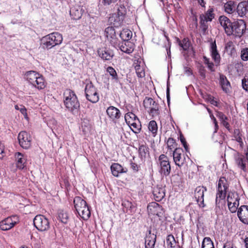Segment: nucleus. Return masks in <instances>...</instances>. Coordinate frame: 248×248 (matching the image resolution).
Instances as JSON below:
<instances>
[{
  "label": "nucleus",
  "mask_w": 248,
  "mask_h": 248,
  "mask_svg": "<svg viewBox=\"0 0 248 248\" xmlns=\"http://www.w3.org/2000/svg\"><path fill=\"white\" fill-rule=\"evenodd\" d=\"M27 80L38 90L44 89L46 86V82L43 76L35 71H29L25 74Z\"/></svg>",
  "instance_id": "nucleus-1"
},
{
  "label": "nucleus",
  "mask_w": 248,
  "mask_h": 248,
  "mask_svg": "<svg viewBox=\"0 0 248 248\" xmlns=\"http://www.w3.org/2000/svg\"><path fill=\"white\" fill-rule=\"evenodd\" d=\"M63 40L62 35L58 32L47 34L42 38V46L45 49H49L60 45Z\"/></svg>",
  "instance_id": "nucleus-2"
},
{
  "label": "nucleus",
  "mask_w": 248,
  "mask_h": 248,
  "mask_svg": "<svg viewBox=\"0 0 248 248\" xmlns=\"http://www.w3.org/2000/svg\"><path fill=\"white\" fill-rule=\"evenodd\" d=\"M64 104L69 111L78 110L79 108V103L74 92L70 89L66 90L64 93Z\"/></svg>",
  "instance_id": "nucleus-3"
},
{
  "label": "nucleus",
  "mask_w": 248,
  "mask_h": 248,
  "mask_svg": "<svg viewBox=\"0 0 248 248\" xmlns=\"http://www.w3.org/2000/svg\"><path fill=\"white\" fill-rule=\"evenodd\" d=\"M229 183L225 177H221L218 182L216 202L225 200L229 189Z\"/></svg>",
  "instance_id": "nucleus-4"
},
{
  "label": "nucleus",
  "mask_w": 248,
  "mask_h": 248,
  "mask_svg": "<svg viewBox=\"0 0 248 248\" xmlns=\"http://www.w3.org/2000/svg\"><path fill=\"white\" fill-rule=\"evenodd\" d=\"M86 98L93 103H97L99 100V94L97 88L92 82L86 83L84 89Z\"/></svg>",
  "instance_id": "nucleus-5"
},
{
  "label": "nucleus",
  "mask_w": 248,
  "mask_h": 248,
  "mask_svg": "<svg viewBox=\"0 0 248 248\" xmlns=\"http://www.w3.org/2000/svg\"><path fill=\"white\" fill-rule=\"evenodd\" d=\"M124 119L126 123L134 133H138L140 132L141 128L140 122L134 113L128 112L124 115Z\"/></svg>",
  "instance_id": "nucleus-6"
},
{
  "label": "nucleus",
  "mask_w": 248,
  "mask_h": 248,
  "mask_svg": "<svg viewBox=\"0 0 248 248\" xmlns=\"http://www.w3.org/2000/svg\"><path fill=\"white\" fill-rule=\"evenodd\" d=\"M143 105L145 108L149 109L148 112L153 117L159 115V105L152 98L146 97L143 101Z\"/></svg>",
  "instance_id": "nucleus-7"
},
{
  "label": "nucleus",
  "mask_w": 248,
  "mask_h": 248,
  "mask_svg": "<svg viewBox=\"0 0 248 248\" xmlns=\"http://www.w3.org/2000/svg\"><path fill=\"white\" fill-rule=\"evenodd\" d=\"M158 161L160 173L165 176H169L171 171V166L168 157L164 154H161L158 157Z\"/></svg>",
  "instance_id": "nucleus-8"
},
{
  "label": "nucleus",
  "mask_w": 248,
  "mask_h": 248,
  "mask_svg": "<svg viewBox=\"0 0 248 248\" xmlns=\"http://www.w3.org/2000/svg\"><path fill=\"white\" fill-rule=\"evenodd\" d=\"M33 224L37 230L45 231L49 228V223L48 219L44 216L37 215L34 218Z\"/></svg>",
  "instance_id": "nucleus-9"
},
{
  "label": "nucleus",
  "mask_w": 248,
  "mask_h": 248,
  "mask_svg": "<svg viewBox=\"0 0 248 248\" xmlns=\"http://www.w3.org/2000/svg\"><path fill=\"white\" fill-rule=\"evenodd\" d=\"M75 207L78 215L83 219H88L91 215L90 210L87 202H74Z\"/></svg>",
  "instance_id": "nucleus-10"
},
{
  "label": "nucleus",
  "mask_w": 248,
  "mask_h": 248,
  "mask_svg": "<svg viewBox=\"0 0 248 248\" xmlns=\"http://www.w3.org/2000/svg\"><path fill=\"white\" fill-rule=\"evenodd\" d=\"M18 222V217L16 215H13L1 221L0 222V228L3 231H7L12 228Z\"/></svg>",
  "instance_id": "nucleus-11"
},
{
  "label": "nucleus",
  "mask_w": 248,
  "mask_h": 248,
  "mask_svg": "<svg viewBox=\"0 0 248 248\" xmlns=\"http://www.w3.org/2000/svg\"><path fill=\"white\" fill-rule=\"evenodd\" d=\"M186 156L183 149L175 148L173 152V159L175 164L179 167L183 166L186 163Z\"/></svg>",
  "instance_id": "nucleus-12"
},
{
  "label": "nucleus",
  "mask_w": 248,
  "mask_h": 248,
  "mask_svg": "<svg viewBox=\"0 0 248 248\" xmlns=\"http://www.w3.org/2000/svg\"><path fill=\"white\" fill-rule=\"evenodd\" d=\"M235 163L237 167L246 172L248 169V153L245 155L238 154L235 157Z\"/></svg>",
  "instance_id": "nucleus-13"
},
{
  "label": "nucleus",
  "mask_w": 248,
  "mask_h": 248,
  "mask_svg": "<svg viewBox=\"0 0 248 248\" xmlns=\"http://www.w3.org/2000/svg\"><path fill=\"white\" fill-rule=\"evenodd\" d=\"M218 21L228 36L232 35L233 30L232 28L233 22H232L230 19L225 16H220L218 18Z\"/></svg>",
  "instance_id": "nucleus-14"
},
{
  "label": "nucleus",
  "mask_w": 248,
  "mask_h": 248,
  "mask_svg": "<svg viewBox=\"0 0 248 248\" xmlns=\"http://www.w3.org/2000/svg\"><path fill=\"white\" fill-rule=\"evenodd\" d=\"M18 140L20 146L24 149H29L31 145V138L26 131L20 132L18 135Z\"/></svg>",
  "instance_id": "nucleus-15"
},
{
  "label": "nucleus",
  "mask_w": 248,
  "mask_h": 248,
  "mask_svg": "<svg viewBox=\"0 0 248 248\" xmlns=\"http://www.w3.org/2000/svg\"><path fill=\"white\" fill-rule=\"evenodd\" d=\"M233 35L236 37H240L245 32L246 29V24L243 20L233 22L232 26Z\"/></svg>",
  "instance_id": "nucleus-16"
},
{
  "label": "nucleus",
  "mask_w": 248,
  "mask_h": 248,
  "mask_svg": "<svg viewBox=\"0 0 248 248\" xmlns=\"http://www.w3.org/2000/svg\"><path fill=\"white\" fill-rule=\"evenodd\" d=\"M210 52L211 56L215 62L216 66L219 65L221 57L217 49V46L216 40L212 42L210 45Z\"/></svg>",
  "instance_id": "nucleus-17"
},
{
  "label": "nucleus",
  "mask_w": 248,
  "mask_h": 248,
  "mask_svg": "<svg viewBox=\"0 0 248 248\" xmlns=\"http://www.w3.org/2000/svg\"><path fill=\"white\" fill-rule=\"evenodd\" d=\"M106 112L109 118L114 123H116L122 116L120 110L113 106L109 107L107 108Z\"/></svg>",
  "instance_id": "nucleus-18"
},
{
  "label": "nucleus",
  "mask_w": 248,
  "mask_h": 248,
  "mask_svg": "<svg viewBox=\"0 0 248 248\" xmlns=\"http://www.w3.org/2000/svg\"><path fill=\"white\" fill-rule=\"evenodd\" d=\"M97 52L99 57L104 60L109 61L114 56L113 51L107 47L99 48Z\"/></svg>",
  "instance_id": "nucleus-19"
},
{
  "label": "nucleus",
  "mask_w": 248,
  "mask_h": 248,
  "mask_svg": "<svg viewBox=\"0 0 248 248\" xmlns=\"http://www.w3.org/2000/svg\"><path fill=\"white\" fill-rule=\"evenodd\" d=\"M237 215L239 219L244 223L248 224V206L242 205L238 208Z\"/></svg>",
  "instance_id": "nucleus-20"
},
{
  "label": "nucleus",
  "mask_w": 248,
  "mask_h": 248,
  "mask_svg": "<svg viewBox=\"0 0 248 248\" xmlns=\"http://www.w3.org/2000/svg\"><path fill=\"white\" fill-rule=\"evenodd\" d=\"M219 84L224 92L227 94L231 93L232 88L231 83L226 77L223 74H220L219 76Z\"/></svg>",
  "instance_id": "nucleus-21"
},
{
  "label": "nucleus",
  "mask_w": 248,
  "mask_h": 248,
  "mask_svg": "<svg viewBox=\"0 0 248 248\" xmlns=\"http://www.w3.org/2000/svg\"><path fill=\"white\" fill-rule=\"evenodd\" d=\"M105 35L110 42L115 46L117 44V39L114 28L112 26L106 28L105 30Z\"/></svg>",
  "instance_id": "nucleus-22"
},
{
  "label": "nucleus",
  "mask_w": 248,
  "mask_h": 248,
  "mask_svg": "<svg viewBox=\"0 0 248 248\" xmlns=\"http://www.w3.org/2000/svg\"><path fill=\"white\" fill-rule=\"evenodd\" d=\"M16 167L19 170H23L26 166V158L24 157L23 154L20 152H16L15 154Z\"/></svg>",
  "instance_id": "nucleus-23"
},
{
  "label": "nucleus",
  "mask_w": 248,
  "mask_h": 248,
  "mask_svg": "<svg viewBox=\"0 0 248 248\" xmlns=\"http://www.w3.org/2000/svg\"><path fill=\"white\" fill-rule=\"evenodd\" d=\"M147 210L149 214L159 216L162 207L157 202H150L147 206Z\"/></svg>",
  "instance_id": "nucleus-24"
},
{
  "label": "nucleus",
  "mask_w": 248,
  "mask_h": 248,
  "mask_svg": "<svg viewBox=\"0 0 248 248\" xmlns=\"http://www.w3.org/2000/svg\"><path fill=\"white\" fill-rule=\"evenodd\" d=\"M216 14L215 9L213 6H209L208 10L204 14L200 16L199 18H202L204 20L211 22L215 18Z\"/></svg>",
  "instance_id": "nucleus-25"
},
{
  "label": "nucleus",
  "mask_w": 248,
  "mask_h": 248,
  "mask_svg": "<svg viewBox=\"0 0 248 248\" xmlns=\"http://www.w3.org/2000/svg\"><path fill=\"white\" fill-rule=\"evenodd\" d=\"M156 235L154 233H152L151 231H150L145 238V248H154L156 241Z\"/></svg>",
  "instance_id": "nucleus-26"
},
{
  "label": "nucleus",
  "mask_w": 248,
  "mask_h": 248,
  "mask_svg": "<svg viewBox=\"0 0 248 248\" xmlns=\"http://www.w3.org/2000/svg\"><path fill=\"white\" fill-rule=\"evenodd\" d=\"M134 45L129 41H124L121 44L119 45L120 49L126 53H131L134 49Z\"/></svg>",
  "instance_id": "nucleus-27"
},
{
  "label": "nucleus",
  "mask_w": 248,
  "mask_h": 248,
  "mask_svg": "<svg viewBox=\"0 0 248 248\" xmlns=\"http://www.w3.org/2000/svg\"><path fill=\"white\" fill-rule=\"evenodd\" d=\"M206 191V187L203 186H198L195 188L194 198L196 202H204V192Z\"/></svg>",
  "instance_id": "nucleus-28"
},
{
  "label": "nucleus",
  "mask_w": 248,
  "mask_h": 248,
  "mask_svg": "<svg viewBox=\"0 0 248 248\" xmlns=\"http://www.w3.org/2000/svg\"><path fill=\"white\" fill-rule=\"evenodd\" d=\"M110 170L112 175L115 177H118L120 173H125L127 170H124V168L120 164L113 163L110 166Z\"/></svg>",
  "instance_id": "nucleus-29"
},
{
  "label": "nucleus",
  "mask_w": 248,
  "mask_h": 248,
  "mask_svg": "<svg viewBox=\"0 0 248 248\" xmlns=\"http://www.w3.org/2000/svg\"><path fill=\"white\" fill-rule=\"evenodd\" d=\"M246 1L240 2L237 7L236 12L240 17H243L248 13V6Z\"/></svg>",
  "instance_id": "nucleus-30"
},
{
  "label": "nucleus",
  "mask_w": 248,
  "mask_h": 248,
  "mask_svg": "<svg viewBox=\"0 0 248 248\" xmlns=\"http://www.w3.org/2000/svg\"><path fill=\"white\" fill-rule=\"evenodd\" d=\"M138 152L139 156L142 159L149 155V148L146 144H140Z\"/></svg>",
  "instance_id": "nucleus-31"
},
{
  "label": "nucleus",
  "mask_w": 248,
  "mask_h": 248,
  "mask_svg": "<svg viewBox=\"0 0 248 248\" xmlns=\"http://www.w3.org/2000/svg\"><path fill=\"white\" fill-rule=\"evenodd\" d=\"M153 195L155 202H161L165 197V193L163 188L157 187L154 188Z\"/></svg>",
  "instance_id": "nucleus-32"
},
{
  "label": "nucleus",
  "mask_w": 248,
  "mask_h": 248,
  "mask_svg": "<svg viewBox=\"0 0 248 248\" xmlns=\"http://www.w3.org/2000/svg\"><path fill=\"white\" fill-rule=\"evenodd\" d=\"M118 15H116V14H112L109 17L108 20L111 24L116 27L120 26L123 21L122 17Z\"/></svg>",
  "instance_id": "nucleus-33"
},
{
  "label": "nucleus",
  "mask_w": 248,
  "mask_h": 248,
  "mask_svg": "<svg viewBox=\"0 0 248 248\" xmlns=\"http://www.w3.org/2000/svg\"><path fill=\"white\" fill-rule=\"evenodd\" d=\"M224 7L225 12L232 14L236 9V3L233 1L229 0L224 4Z\"/></svg>",
  "instance_id": "nucleus-34"
},
{
  "label": "nucleus",
  "mask_w": 248,
  "mask_h": 248,
  "mask_svg": "<svg viewBox=\"0 0 248 248\" xmlns=\"http://www.w3.org/2000/svg\"><path fill=\"white\" fill-rule=\"evenodd\" d=\"M177 41L179 46L185 51H187L191 46V42L188 38H184L182 41L177 38Z\"/></svg>",
  "instance_id": "nucleus-35"
},
{
  "label": "nucleus",
  "mask_w": 248,
  "mask_h": 248,
  "mask_svg": "<svg viewBox=\"0 0 248 248\" xmlns=\"http://www.w3.org/2000/svg\"><path fill=\"white\" fill-rule=\"evenodd\" d=\"M132 32L129 29H124L120 32V36L124 41H128L132 37Z\"/></svg>",
  "instance_id": "nucleus-36"
},
{
  "label": "nucleus",
  "mask_w": 248,
  "mask_h": 248,
  "mask_svg": "<svg viewBox=\"0 0 248 248\" xmlns=\"http://www.w3.org/2000/svg\"><path fill=\"white\" fill-rule=\"evenodd\" d=\"M58 218L64 224L67 223L68 220V216L66 212L63 210H59L58 213Z\"/></svg>",
  "instance_id": "nucleus-37"
},
{
  "label": "nucleus",
  "mask_w": 248,
  "mask_h": 248,
  "mask_svg": "<svg viewBox=\"0 0 248 248\" xmlns=\"http://www.w3.org/2000/svg\"><path fill=\"white\" fill-rule=\"evenodd\" d=\"M200 28L202 32L203 35H206L208 32V24L207 23L209 21L204 20L202 18H200Z\"/></svg>",
  "instance_id": "nucleus-38"
},
{
  "label": "nucleus",
  "mask_w": 248,
  "mask_h": 248,
  "mask_svg": "<svg viewBox=\"0 0 248 248\" xmlns=\"http://www.w3.org/2000/svg\"><path fill=\"white\" fill-rule=\"evenodd\" d=\"M148 129L152 132L153 136L155 137L158 130L156 122L154 120L151 121L148 124Z\"/></svg>",
  "instance_id": "nucleus-39"
},
{
  "label": "nucleus",
  "mask_w": 248,
  "mask_h": 248,
  "mask_svg": "<svg viewBox=\"0 0 248 248\" xmlns=\"http://www.w3.org/2000/svg\"><path fill=\"white\" fill-rule=\"evenodd\" d=\"M225 49L226 51L229 53L230 54L232 55V54L235 53V49L234 48V46L232 41H228L225 45Z\"/></svg>",
  "instance_id": "nucleus-40"
},
{
  "label": "nucleus",
  "mask_w": 248,
  "mask_h": 248,
  "mask_svg": "<svg viewBox=\"0 0 248 248\" xmlns=\"http://www.w3.org/2000/svg\"><path fill=\"white\" fill-rule=\"evenodd\" d=\"M202 248H215L214 244L209 237H205L202 243Z\"/></svg>",
  "instance_id": "nucleus-41"
},
{
  "label": "nucleus",
  "mask_w": 248,
  "mask_h": 248,
  "mask_svg": "<svg viewBox=\"0 0 248 248\" xmlns=\"http://www.w3.org/2000/svg\"><path fill=\"white\" fill-rule=\"evenodd\" d=\"M107 71L108 72L109 75L112 77V79L114 80L116 82H118L119 80V78L118 77L117 73L116 70L111 66H108L107 68Z\"/></svg>",
  "instance_id": "nucleus-42"
},
{
  "label": "nucleus",
  "mask_w": 248,
  "mask_h": 248,
  "mask_svg": "<svg viewBox=\"0 0 248 248\" xmlns=\"http://www.w3.org/2000/svg\"><path fill=\"white\" fill-rule=\"evenodd\" d=\"M233 137L240 145L242 146L243 145V141L242 139V134L239 129H235L234 130Z\"/></svg>",
  "instance_id": "nucleus-43"
},
{
  "label": "nucleus",
  "mask_w": 248,
  "mask_h": 248,
  "mask_svg": "<svg viewBox=\"0 0 248 248\" xmlns=\"http://www.w3.org/2000/svg\"><path fill=\"white\" fill-rule=\"evenodd\" d=\"M239 196L236 192H229L228 193L227 202H239Z\"/></svg>",
  "instance_id": "nucleus-44"
},
{
  "label": "nucleus",
  "mask_w": 248,
  "mask_h": 248,
  "mask_svg": "<svg viewBox=\"0 0 248 248\" xmlns=\"http://www.w3.org/2000/svg\"><path fill=\"white\" fill-rule=\"evenodd\" d=\"M167 145L168 149L171 151L173 149L175 150V148H177L176 146L177 144L175 140H174L173 138H169L168 139Z\"/></svg>",
  "instance_id": "nucleus-45"
},
{
  "label": "nucleus",
  "mask_w": 248,
  "mask_h": 248,
  "mask_svg": "<svg viewBox=\"0 0 248 248\" xmlns=\"http://www.w3.org/2000/svg\"><path fill=\"white\" fill-rule=\"evenodd\" d=\"M166 244L168 246H169L171 248L175 247L176 242L172 235L170 234L167 236L166 239Z\"/></svg>",
  "instance_id": "nucleus-46"
},
{
  "label": "nucleus",
  "mask_w": 248,
  "mask_h": 248,
  "mask_svg": "<svg viewBox=\"0 0 248 248\" xmlns=\"http://www.w3.org/2000/svg\"><path fill=\"white\" fill-rule=\"evenodd\" d=\"M70 15L72 18L74 20H78L82 16L81 11L75 9H72L70 11Z\"/></svg>",
  "instance_id": "nucleus-47"
},
{
  "label": "nucleus",
  "mask_w": 248,
  "mask_h": 248,
  "mask_svg": "<svg viewBox=\"0 0 248 248\" xmlns=\"http://www.w3.org/2000/svg\"><path fill=\"white\" fill-rule=\"evenodd\" d=\"M15 108L16 110H19L20 112L24 115L25 118H28V115L27 112V109L25 106L21 105L19 106L18 105L15 106Z\"/></svg>",
  "instance_id": "nucleus-48"
},
{
  "label": "nucleus",
  "mask_w": 248,
  "mask_h": 248,
  "mask_svg": "<svg viewBox=\"0 0 248 248\" xmlns=\"http://www.w3.org/2000/svg\"><path fill=\"white\" fill-rule=\"evenodd\" d=\"M239 202H228V206L232 213H235L238 209Z\"/></svg>",
  "instance_id": "nucleus-49"
},
{
  "label": "nucleus",
  "mask_w": 248,
  "mask_h": 248,
  "mask_svg": "<svg viewBox=\"0 0 248 248\" xmlns=\"http://www.w3.org/2000/svg\"><path fill=\"white\" fill-rule=\"evenodd\" d=\"M242 87L246 92H248V74L245 75L242 79Z\"/></svg>",
  "instance_id": "nucleus-50"
},
{
  "label": "nucleus",
  "mask_w": 248,
  "mask_h": 248,
  "mask_svg": "<svg viewBox=\"0 0 248 248\" xmlns=\"http://www.w3.org/2000/svg\"><path fill=\"white\" fill-rule=\"evenodd\" d=\"M241 58L244 61H248V48L246 47L241 50Z\"/></svg>",
  "instance_id": "nucleus-51"
},
{
  "label": "nucleus",
  "mask_w": 248,
  "mask_h": 248,
  "mask_svg": "<svg viewBox=\"0 0 248 248\" xmlns=\"http://www.w3.org/2000/svg\"><path fill=\"white\" fill-rule=\"evenodd\" d=\"M179 139L181 142L183 144L185 149L186 150V152H188L189 148L188 144L186 141L185 137L184 136L182 133H181L180 134Z\"/></svg>",
  "instance_id": "nucleus-52"
},
{
  "label": "nucleus",
  "mask_w": 248,
  "mask_h": 248,
  "mask_svg": "<svg viewBox=\"0 0 248 248\" xmlns=\"http://www.w3.org/2000/svg\"><path fill=\"white\" fill-rule=\"evenodd\" d=\"M136 74L138 77L142 78L144 76L145 73L142 68H140V65H136L135 67Z\"/></svg>",
  "instance_id": "nucleus-53"
},
{
  "label": "nucleus",
  "mask_w": 248,
  "mask_h": 248,
  "mask_svg": "<svg viewBox=\"0 0 248 248\" xmlns=\"http://www.w3.org/2000/svg\"><path fill=\"white\" fill-rule=\"evenodd\" d=\"M130 168L134 172H138L140 169V166L137 163L133 162L132 160H130Z\"/></svg>",
  "instance_id": "nucleus-54"
},
{
  "label": "nucleus",
  "mask_w": 248,
  "mask_h": 248,
  "mask_svg": "<svg viewBox=\"0 0 248 248\" xmlns=\"http://www.w3.org/2000/svg\"><path fill=\"white\" fill-rule=\"evenodd\" d=\"M116 15H118L122 17V18L124 20V16L125 14V10L124 6H120L117 10V13H115Z\"/></svg>",
  "instance_id": "nucleus-55"
},
{
  "label": "nucleus",
  "mask_w": 248,
  "mask_h": 248,
  "mask_svg": "<svg viewBox=\"0 0 248 248\" xmlns=\"http://www.w3.org/2000/svg\"><path fill=\"white\" fill-rule=\"evenodd\" d=\"M216 116L219 119L220 122L223 120H228V118L225 116L222 112L221 111H216Z\"/></svg>",
  "instance_id": "nucleus-56"
},
{
  "label": "nucleus",
  "mask_w": 248,
  "mask_h": 248,
  "mask_svg": "<svg viewBox=\"0 0 248 248\" xmlns=\"http://www.w3.org/2000/svg\"><path fill=\"white\" fill-rule=\"evenodd\" d=\"M208 101L212 105L216 107L218 106V102L217 100H215L213 96L210 95L208 97Z\"/></svg>",
  "instance_id": "nucleus-57"
},
{
  "label": "nucleus",
  "mask_w": 248,
  "mask_h": 248,
  "mask_svg": "<svg viewBox=\"0 0 248 248\" xmlns=\"http://www.w3.org/2000/svg\"><path fill=\"white\" fill-rule=\"evenodd\" d=\"M118 0H102V4L104 6H108L111 4L116 3Z\"/></svg>",
  "instance_id": "nucleus-58"
},
{
  "label": "nucleus",
  "mask_w": 248,
  "mask_h": 248,
  "mask_svg": "<svg viewBox=\"0 0 248 248\" xmlns=\"http://www.w3.org/2000/svg\"><path fill=\"white\" fill-rule=\"evenodd\" d=\"M199 73L200 76L202 78H205L206 77V70L205 68L203 66H202L199 69Z\"/></svg>",
  "instance_id": "nucleus-59"
},
{
  "label": "nucleus",
  "mask_w": 248,
  "mask_h": 248,
  "mask_svg": "<svg viewBox=\"0 0 248 248\" xmlns=\"http://www.w3.org/2000/svg\"><path fill=\"white\" fill-rule=\"evenodd\" d=\"M228 120H223L221 121V124L229 131H230V125L229 123L227 122Z\"/></svg>",
  "instance_id": "nucleus-60"
},
{
  "label": "nucleus",
  "mask_w": 248,
  "mask_h": 248,
  "mask_svg": "<svg viewBox=\"0 0 248 248\" xmlns=\"http://www.w3.org/2000/svg\"><path fill=\"white\" fill-rule=\"evenodd\" d=\"M4 156V146L3 144L0 142V158L2 159Z\"/></svg>",
  "instance_id": "nucleus-61"
},
{
  "label": "nucleus",
  "mask_w": 248,
  "mask_h": 248,
  "mask_svg": "<svg viewBox=\"0 0 248 248\" xmlns=\"http://www.w3.org/2000/svg\"><path fill=\"white\" fill-rule=\"evenodd\" d=\"M223 248H236L233 246V243L232 242H227L224 244Z\"/></svg>",
  "instance_id": "nucleus-62"
},
{
  "label": "nucleus",
  "mask_w": 248,
  "mask_h": 248,
  "mask_svg": "<svg viewBox=\"0 0 248 248\" xmlns=\"http://www.w3.org/2000/svg\"><path fill=\"white\" fill-rule=\"evenodd\" d=\"M215 64L211 62L209 64L207 65L208 68L211 71V72L215 71V69L214 68Z\"/></svg>",
  "instance_id": "nucleus-63"
},
{
  "label": "nucleus",
  "mask_w": 248,
  "mask_h": 248,
  "mask_svg": "<svg viewBox=\"0 0 248 248\" xmlns=\"http://www.w3.org/2000/svg\"><path fill=\"white\" fill-rule=\"evenodd\" d=\"M167 99L168 106L170 105V88L168 86L167 89Z\"/></svg>",
  "instance_id": "nucleus-64"
}]
</instances>
